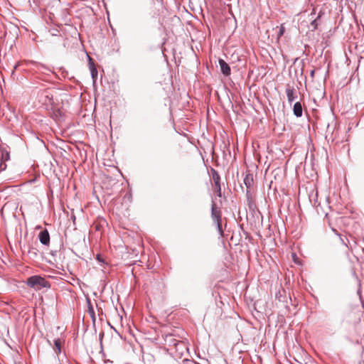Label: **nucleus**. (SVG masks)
I'll use <instances>...</instances> for the list:
<instances>
[{
  "instance_id": "nucleus-1",
  "label": "nucleus",
  "mask_w": 364,
  "mask_h": 364,
  "mask_svg": "<svg viewBox=\"0 0 364 364\" xmlns=\"http://www.w3.org/2000/svg\"><path fill=\"white\" fill-rule=\"evenodd\" d=\"M26 284L36 290H41L43 288H50V284L49 282L46 280L45 278L34 275L28 277L26 280Z\"/></svg>"
},
{
  "instance_id": "nucleus-2",
  "label": "nucleus",
  "mask_w": 364,
  "mask_h": 364,
  "mask_svg": "<svg viewBox=\"0 0 364 364\" xmlns=\"http://www.w3.org/2000/svg\"><path fill=\"white\" fill-rule=\"evenodd\" d=\"M212 178L214 182L213 191L218 196H221L220 177L218 172L213 170Z\"/></svg>"
},
{
  "instance_id": "nucleus-3",
  "label": "nucleus",
  "mask_w": 364,
  "mask_h": 364,
  "mask_svg": "<svg viewBox=\"0 0 364 364\" xmlns=\"http://www.w3.org/2000/svg\"><path fill=\"white\" fill-rule=\"evenodd\" d=\"M211 218L213 221L222 220V213L214 202H213L211 206Z\"/></svg>"
},
{
  "instance_id": "nucleus-4",
  "label": "nucleus",
  "mask_w": 364,
  "mask_h": 364,
  "mask_svg": "<svg viewBox=\"0 0 364 364\" xmlns=\"http://www.w3.org/2000/svg\"><path fill=\"white\" fill-rule=\"evenodd\" d=\"M40 242L44 245H48L50 242V235L49 232L46 229L42 230L38 235Z\"/></svg>"
},
{
  "instance_id": "nucleus-5",
  "label": "nucleus",
  "mask_w": 364,
  "mask_h": 364,
  "mask_svg": "<svg viewBox=\"0 0 364 364\" xmlns=\"http://www.w3.org/2000/svg\"><path fill=\"white\" fill-rule=\"evenodd\" d=\"M221 72L225 76H228L230 75V68L229 65L223 59H219L218 60Z\"/></svg>"
},
{
  "instance_id": "nucleus-6",
  "label": "nucleus",
  "mask_w": 364,
  "mask_h": 364,
  "mask_svg": "<svg viewBox=\"0 0 364 364\" xmlns=\"http://www.w3.org/2000/svg\"><path fill=\"white\" fill-rule=\"evenodd\" d=\"M36 73H43L48 75L50 72V70L46 68L45 65L40 63H35L34 68Z\"/></svg>"
},
{
  "instance_id": "nucleus-7",
  "label": "nucleus",
  "mask_w": 364,
  "mask_h": 364,
  "mask_svg": "<svg viewBox=\"0 0 364 364\" xmlns=\"http://www.w3.org/2000/svg\"><path fill=\"white\" fill-rule=\"evenodd\" d=\"M63 343V341H62L60 338H56L54 340L53 350L57 355L61 353Z\"/></svg>"
},
{
  "instance_id": "nucleus-8",
  "label": "nucleus",
  "mask_w": 364,
  "mask_h": 364,
  "mask_svg": "<svg viewBox=\"0 0 364 364\" xmlns=\"http://www.w3.org/2000/svg\"><path fill=\"white\" fill-rule=\"evenodd\" d=\"M293 112L294 115L297 117H300L302 116V106L299 102H297L294 104Z\"/></svg>"
},
{
  "instance_id": "nucleus-9",
  "label": "nucleus",
  "mask_w": 364,
  "mask_h": 364,
  "mask_svg": "<svg viewBox=\"0 0 364 364\" xmlns=\"http://www.w3.org/2000/svg\"><path fill=\"white\" fill-rule=\"evenodd\" d=\"M286 93L287 99L289 103H291L294 100V89L293 87H288L286 89Z\"/></svg>"
},
{
  "instance_id": "nucleus-10",
  "label": "nucleus",
  "mask_w": 364,
  "mask_h": 364,
  "mask_svg": "<svg viewBox=\"0 0 364 364\" xmlns=\"http://www.w3.org/2000/svg\"><path fill=\"white\" fill-rule=\"evenodd\" d=\"M244 183L247 188H250L253 185V176L252 174H247L244 178Z\"/></svg>"
},
{
  "instance_id": "nucleus-11",
  "label": "nucleus",
  "mask_w": 364,
  "mask_h": 364,
  "mask_svg": "<svg viewBox=\"0 0 364 364\" xmlns=\"http://www.w3.org/2000/svg\"><path fill=\"white\" fill-rule=\"evenodd\" d=\"M90 70L92 78L93 79V81L95 82L97 76V70L94 64H90Z\"/></svg>"
},
{
  "instance_id": "nucleus-12",
  "label": "nucleus",
  "mask_w": 364,
  "mask_h": 364,
  "mask_svg": "<svg viewBox=\"0 0 364 364\" xmlns=\"http://www.w3.org/2000/svg\"><path fill=\"white\" fill-rule=\"evenodd\" d=\"M88 313H89L90 316H91L93 322H95V311H94V309H93L90 300H88Z\"/></svg>"
},
{
  "instance_id": "nucleus-13",
  "label": "nucleus",
  "mask_w": 364,
  "mask_h": 364,
  "mask_svg": "<svg viewBox=\"0 0 364 364\" xmlns=\"http://www.w3.org/2000/svg\"><path fill=\"white\" fill-rule=\"evenodd\" d=\"M216 223L217 229L221 236L223 235V230L222 228V220H215L214 221Z\"/></svg>"
},
{
  "instance_id": "nucleus-14",
  "label": "nucleus",
  "mask_w": 364,
  "mask_h": 364,
  "mask_svg": "<svg viewBox=\"0 0 364 364\" xmlns=\"http://www.w3.org/2000/svg\"><path fill=\"white\" fill-rule=\"evenodd\" d=\"M318 18H319V16H318L317 18H316L311 21V26L312 27V28L311 29V31H314L316 29H317V27H318L317 20Z\"/></svg>"
},
{
  "instance_id": "nucleus-15",
  "label": "nucleus",
  "mask_w": 364,
  "mask_h": 364,
  "mask_svg": "<svg viewBox=\"0 0 364 364\" xmlns=\"http://www.w3.org/2000/svg\"><path fill=\"white\" fill-rule=\"evenodd\" d=\"M284 32H285V28H284V25L282 24L279 26V33L277 35V38L279 39L284 35Z\"/></svg>"
},
{
  "instance_id": "nucleus-16",
  "label": "nucleus",
  "mask_w": 364,
  "mask_h": 364,
  "mask_svg": "<svg viewBox=\"0 0 364 364\" xmlns=\"http://www.w3.org/2000/svg\"><path fill=\"white\" fill-rule=\"evenodd\" d=\"M173 346H175V348L176 349H178V347L180 346H183V343L181 341H176L175 340L173 341Z\"/></svg>"
},
{
  "instance_id": "nucleus-17",
  "label": "nucleus",
  "mask_w": 364,
  "mask_h": 364,
  "mask_svg": "<svg viewBox=\"0 0 364 364\" xmlns=\"http://www.w3.org/2000/svg\"><path fill=\"white\" fill-rule=\"evenodd\" d=\"M314 74H315V70H312L310 73V75L311 77H314Z\"/></svg>"
},
{
  "instance_id": "nucleus-18",
  "label": "nucleus",
  "mask_w": 364,
  "mask_h": 364,
  "mask_svg": "<svg viewBox=\"0 0 364 364\" xmlns=\"http://www.w3.org/2000/svg\"><path fill=\"white\" fill-rule=\"evenodd\" d=\"M341 240L342 241V242L346 245L347 246V244L345 242V240H343V238L341 237Z\"/></svg>"
},
{
  "instance_id": "nucleus-19",
  "label": "nucleus",
  "mask_w": 364,
  "mask_h": 364,
  "mask_svg": "<svg viewBox=\"0 0 364 364\" xmlns=\"http://www.w3.org/2000/svg\"><path fill=\"white\" fill-rule=\"evenodd\" d=\"M97 259L99 261H101L100 256L99 255H97Z\"/></svg>"
},
{
  "instance_id": "nucleus-20",
  "label": "nucleus",
  "mask_w": 364,
  "mask_h": 364,
  "mask_svg": "<svg viewBox=\"0 0 364 364\" xmlns=\"http://www.w3.org/2000/svg\"><path fill=\"white\" fill-rule=\"evenodd\" d=\"M52 35L53 36H57V33H56V32H54V33H52Z\"/></svg>"
},
{
  "instance_id": "nucleus-21",
  "label": "nucleus",
  "mask_w": 364,
  "mask_h": 364,
  "mask_svg": "<svg viewBox=\"0 0 364 364\" xmlns=\"http://www.w3.org/2000/svg\"><path fill=\"white\" fill-rule=\"evenodd\" d=\"M52 35L53 36H57V33H56V32H54V33H52Z\"/></svg>"
}]
</instances>
